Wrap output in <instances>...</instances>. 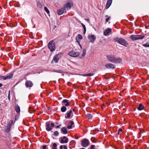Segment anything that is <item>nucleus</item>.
I'll return each instance as SVG.
<instances>
[{"mask_svg": "<svg viewBox=\"0 0 149 149\" xmlns=\"http://www.w3.org/2000/svg\"><path fill=\"white\" fill-rule=\"evenodd\" d=\"M113 40L116 42L125 47H127L128 43L123 39L121 38H114Z\"/></svg>", "mask_w": 149, "mask_h": 149, "instance_id": "nucleus-1", "label": "nucleus"}, {"mask_svg": "<svg viewBox=\"0 0 149 149\" xmlns=\"http://www.w3.org/2000/svg\"><path fill=\"white\" fill-rule=\"evenodd\" d=\"M47 45L49 49L51 52H53L55 50V45L53 40L49 41Z\"/></svg>", "mask_w": 149, "mask_h": 149, "instance_id": "nucleus-2", "label": "nucleus"}, {"mask_svg": "<svg viewBox=\"0 0 149 149\" xmlns=\"http://www.w3.org/2000/svg\"><path fill=\"white\" fill-rule=\"evenodd\" d=\"M89 140L86 139H83L81 141V145L83 147H86L89 145Z\"/></svg>", "mask_w": 149, "mask_h": 149, "instance_id": "nucleus-3", "label": "nucleus"}, {"mask_svg": "<svg viewBox=\"0 0 149 149\" xmlns=\"http://www.w3.org/2000/svg\"><path fill=\"white\" fill-rule=\"evenodd\" d=\"M145 36L142 35H132L130 38L133 40H135L138 39H142L144 38Z\"/></svg>", "mask_w": 149, "mask_h": 149, "instance_id": "nucleus-4", "label": "nucleus"}, {"mask_svg": "<svg viewBox=\"0 0 149 149\" xmlns=\"http://www.w3.org/2000/svg\"><path fill=\"white\" fill-rule=\"evenodd\" d=\"M67 3L65 4L63 6V8L65 10L66 9L68 10L69 8H70L73 6V3L72 1H67Z\"/></svg>", "mask_w": 149, "mask_h": 149, "instance_id": "nucleus-5", "label": "nucleus"}, {"mask_svg": "<svg viewBox=\"0 0 149 149\" xmlns=\"http://www.w3.org/2000/svg\"><path fill=\"white\" fill-rule=\"evenodd\" d=\"M13 76V73H10L9 74L7 75L6 76H4L0 75V79L2 80V79L5 80L7 79H10Z\"/></svg>", "mask_w": 149, "mask_h": 149, "instance_id": "nucleus-6", "label": "nucleus"}, {"mask_svg": "<svg viewBox=\"0 0 149 149\" xmlns=\"http://www.w3.org/2000/svg\"><path fill=\"white\" fill-rule=\"evenodd\" d=\"M62 53H60L58 54H57L55 55L54 56L53 60L56 63H57L58 62L59 59L61 57V56L62 55Z\"/></svg>", "mask_w": 149, "mask_h": 149, "instance_id": "nucleus-7", "label": "nucleus"}, {"mask_svg": "<svg viewBox=\"0 0 149 149\" xmlns=\"http://www.w3.org/2000/svg\"><path fill=\"white\" fill-rule=\"evenodd\" d=\"M68 54L71 56L76 57L80 55V54L78 52H75L71 51L68 53Z\"/></svg>", "mask_w": 149, "mask_h": 149, "instance_id": "nucleus-8", "label": "nucleus"}, {"mask_svg": "<svg viewBox=\"0 0 149 149\" xmlns=\"http://www.w3.org/2000/svg\"><path fill=\"white\" fill-rule=\"evenodd\" d=\"M107 60L110 62L113 63L115 56L112 54L107 55L106 56Z\"/></svg>", "mask_w": 149, "mask_h": 149, "instance_id": "nucleus-9", "label": "nucleus"}, {"mask_svg": "<svg viewBox=\"0 0 149 149\" xmlns=\"http://www.w3.org/2000/svg\"><path fill=\"white\" fill-rule=\"evenodd\" d=\"M88 38L90 41L91 42H94L96 38V37L95 35H89L88 36Z\"/></svg>", "mask_w": 149, "mask_h": 149, "instance_id": "nucleus-10", "label": "nucleus"}, {"mask_svg": "<svg viewBox=\"0 0 149 149\" xmlns=\"http://www.w3.org/2000/svg\"><path fill=\"white\" fill-rule=\"evenodd\" d=\"M105 67L108 69H114L115 68V65L111 63H107L105 65Z\"/></svg>", "mask_w": 149, "mask_h": 149, "instance_id": "nucleus-11", "label": "nucleus"}, {"mask_svg": "<svg viewBox=\"0 0 149 149\" xmlns=\"http://www.w3.org/2000/svg\"><path fill=\"white\" fill-rule=\"evenodd\" d=\"M68 139L65 136H63L61 138V143H66L68 141Z\"/></svg>", "mask_w": 149, "mask_h": 149, "instance_id": "nucleus-12", "label": "nucleus"}, {"mask_svg": "<svg viewBox=\"0 0 149 149\" xmlns=\"http://www.w3.org/2000/svg\"><path fill=\"white\" fill-rule=\"evenodd\" d=\"M114 60L113 63H120L122 61V59L120 58L116 57L115 56Z\"/></svg>", "mask_w": 149, "mask_h": 149, "instance_id": "nucleus-13", "label": "nucleus"}, {"mask_svg": "<svg viewBox=\"0 0 149 149\" xmlns=\"http://www.w3.org/2000/svg\"><path fill=\"white\" fill-rule=\"evenodd\" d=\"M33 85L32 82L31 81H26L25 82V85L27 87H31Z\"/></svg>", "mask_w": 149, "mask_h": 149, "instance_id": "nucleus-14", "label": "nucleus"}, {"mask_svg": "<svg viewBox=\"0 0 149 149\" xmlns=\"http://www.w3.org/2000/svg\"><path fill=\"white\" fill-rule=\"evenodd\" d=\"M66 12V10L63 7L61 9L57 10V14L58 15H61L64 12L65 13Z\"/></svg>", "mask_w": 149, "mask_h": 149, "instance_id": "nucleus-15", "label": "nucleus"}, {"mask_svg": "<svg viewBox=\"0 0 149 149\" xmlns=\"http://www.w3.org/2000/svg\"><path fill=\"white\" fill-rule=\"evenodd\" d=\"M63 105L65 107H67L70 105V102H68V100L66 99L64 100L62 102Z\"/></svg>", "mask_w": 149, "mask_h": 149, "instance_id": "nucleus-16", "label": "nucleus"}, {"mask_svg": "<svg viewBox=\"0 0 149 149\" xmlns=\"http://www.w3.org/2000/svg\"><path fill=\"white\" fill-rule=\"evenodd\" d=\"M72 113V111L70 110L69 112H67L65 115V117L66 118H69L70 117L71 114Z\"/></svg>", "mask_w": 149, "mask_h": 149, "instance_id": "nucleus-17", "label": "nucleus"}, {"mask_svg": "<svg viewBox=\"0 0 149 149\" xmlns=\"http://www.w3.org/2000/svg\"><path fill=\"white\" fill-rule=\"evenodd\" d=\"M112 0H107V2L105 8L106 9H108L111 6L112 2Z\"/></svg>", "mask_w": 149, "mask_h": 149, "instance_id": "nucleus-18", "label": "nucleus"}, {"mask_svg": "<svg viewBox=\"0 0 149 149\" xmlns=\"http://www.w3.org/2000/svg\"><path fill=\"white\" fill-rule=\"evenodd\" d=\"M83 37L80 34H78L76 38V39L77 42L79 43L80 40L82 39Z\"/></svg>", "mask_w": 149, "mask_h": 149, "instance_id": "nucleus-19", "label": "nucleus"}, {"mask_svg": "<svg viewBox=\"0 0 149 149\" xmlns=\"http://www.w3.org/2000/svg\"><path fill=\"white\" fill-rule=\"evenodd\" d=\"M46 130L48 131H51L52 128L50 127V125L49 123H46Z\"/></svg>", "mask_w": 149, "mask_h": 149, "instance_id": "nucleus-20", "label": "nucleus"}, {"mask_svg": "<svg viewBox=\"0 0 149 149\" xmlns=\"http://www.w3.org/2000/svg\"><path fill=\"white\" fill-rule=\"evenodd\" d=\"M144 108V106L141 103L139 104V106L137 107V109L141 111Z\"/></svg>", "mask_w": 149, "mask_h": 149, "instance_id": "nucleus-21", "label": "nucleus"}, {"mask_svg": "<svg viewBox=\"0 0 149 149\" xmlns=\"http://www.w3.org/2000/svg\"><path fill=\"white\" fill-rule=\"evenodd\" d=\"M74 124V123L72 121H70L68 123V125L67 126V128L68 129H71L72 128V126Z\"/></svg>", "mask_w": 149, "mask_h": 149, "instance_id": "nucleus-22", "label": "nucleus"}, {"mask_svg": "<svg viewBox=\"0 0 149 149\" xmlns=\"http://www.w3.org/2000/svg\"><path fill=\"white\" fill-rule=\"evenodd\" d=\"M111 29L110 28H108L107 30H106L104 32V35L107 36L111 31Z\"/></svg>", "mask_w": 149, "mask_h": 149, "instance_id": "nucleus-23", "label": "nucleus"}, {"mask_svg": "<svg viewBox=\"0 0 149 149\" xmlns=\"http://www.w3.org/2000/svg\"><path fill=\"white\" fill-rule=\"evenodd\" d=\"M61 131L64 134H66L68 133V131L65 127H63L61 128Z\"/></svg>", "mask_w": 149, "mask_h": 149, "instance_id": "nucleus-24", "label": "nucleus"}, {"mask_svg": "<svg viewBox=\"0 0 149 149\" xmlns=\"http://www.w3.org/2000/svg\"><path fill=\"white\" fill-rule=\"evenodd\" d=\"M15 109L17 113H19L20 111V108L19 106L17 105H15Z\"/></svg>", "mask_w": 149, "mask_h": 149, "instance_id": "nucleus-25", "label": "nucleus"}, {"mask_svg": "<svg viewBox=\"0 0 149 149\" xmlns=\"http://www.w3.org/2000/svg\"><path fill=\"white\" fill-rule=\"evenodd\" d=\"M10 128L11 126H10L7 125L5 129V132L7 133L9 132L10 130Z\"/></svg>", "mask_w": 149, "mask_h": 149, "instance_id": "nucleus-26", "label": "nucleus"}, {"mask_svg": "<svg viewBox=\"0 0 149 149\" xmlns=\"http://www.w3.org/2000/svg\"><path fill=\"white\" fill-rule=\"evenodd\" d=\"M66 108L65 106H63L61 108V110L62 112H65L66 110Z\"/></svg>", "mask_w": 149, "mask_h": 149, "instance_id": "nucleus-27", "label": "nucleus"}, {"mask_svg": "<svg viewBox=\"0 0 149 149\" xmlns=\"http://www.w3.org/2000/svg\"><path fill=\"white\" fill-rule=\"evenodd\" d=\"M87 117L88 119H91L92 118V115L89 113H88L87 114Z\"/></svg>", "mask_w": 149, "mask_h": 149, "instance_id": "nucleus-28", "label": "nucleus"}, {"mask_svg": "<svg viewBox=\"0 0 149 149\" xmlns=\"http://www.w3.org/2000/svg\"><path fill=\"white\" fill-rule=\"evenodd\" d=\"M57 145L56 143H54L52 147V149H57Z\"/></svg>", "mask_w": 149, "mask_h": 149, "instance_id": "nucleus-29", "label": "nucleus"}, {"mask_svg": "<svg viewBox=\"0 0 149 149\" xmlns=\"http://www.w3.org/2000/svg\"><path fill=\"white\" fill-rule=\"evenodd\" d=\"M33 111V108L32 107H29V111L30 113H32Z\"/></svg>", "mask_w": 149, "mask_h": 149, "instance_id": "nucleus-30", "label": "nucleus"}, {"mask_svg": "<svg viewBox=\"0 0 149 149\" xmlns=\"http://www.w3.org/2000/svg\"><path fill=\"white\" fill-rule=\"evenodd\" d=\"M143 45L146 47H149V43L148 42H146L145 44H143Z\"/></svg>", "mask_w": 149, "mask_h": 149, "instance_id": "nucleus-31", "label": "nucleus"}, {"mask_svg": "<svg viewBox=\"0 0 149 149\" xmlns=\"http://www.w3.org/2000/svg\"><path fill=\"white\" fill-rule=\"evenodd\" d=\"M44 9L47 13L49 14V11L46 7H44Z\"/></svg>", "mask_w": 149, "mask_h": 149, "instance_id": "nucleus-32", "label": "nucleus"}, {"mask_svg": "<svg viewBox=\"0 0 149 149\" xmlns=\"http://www.w3.org/2000/svg\"><path fill=\"white\" fill-rule=\"evenodd\" d=\"M122 131V130L121 129H120L118 131V134H120Z\"/></svg>", "mask_w": 149, "mask_h": 149, "instance_id": "nucleus-33", "label": "nucleus"}, {"mask_svg": "<svg viewBox=\"0 0 149 149\" xmlns=\"http://www.w3.org/2000/svg\"><path fill=\"white\" fill-rule=\"evenodd\" d=\"M54 135L56 136H57L59 134V133L57 131H55L54 132Z\"/></svg>", "mask_w": 149, "mask_h": 149, "instance_id": "nucleus-34", "label": "nucleus"}, {"mask_svg": "<svg viewBox=\"0 0 149 149\" xmlns=\"http://www.w3.org/2000/svg\"><path fill=\"white\" fill-rule=\"evenodd\" d=\"M54 71L55 72L60 73H62V70H54Z\"/></svg>", "mask_w": 149, "mask_h": 149, "instance_id": "nucleus-35", "label": "nucleus"}, {"mask_svg": "<svg viewBox=\"0 0 149 149\" xmlns=\"http://www.w3.org/2000/svg\"><path fill=\"white\" fill-rule=\"evenodd\" d=\"M13 123V120H11L10 121L9 123L7 125H10V126Z\"/></svg>", "mask_w": 149, "mask_h": 149, "instance_id": "nucleus-36", "label": "nucleus"}, {"mask_svg": "<svg viewBox=\"0 0 149 149\" xmlns=\"http://www.w3.org/2000/svg\"><path fill=\"white\" fill-rule=\"evenodd\" d=\"M86 54V50H84L83 51V54H82V56H85Z\"/></svg>", "mask_w": 149, "mask_h": 149, "instance_id": "nucleus-37", "label": "nucleus"}, {"mask_svg": "<svg viewBox=\"0 0 149 149\" xmlns=\"http://www.w3.org/2000/svg\"><path fill=\"white\" fill-rule=\"evenodd\" d=\"M94 74V73H90L88 74V76H92Z\"/></svg>", "mask_w": 149, "mask_h": 149, "instance_id": "nucleus-38", "label": "nucleus"}, {"mask_svg": "<svg viewBox=\"0 0 149 149\" xmlns=\"http://www.w3.org/2000/svg\"><path fill=\"white\" fill-rule=\"evenodd\" d=\"M95 147V146L93 145H92L90 147V149H95L94 148Z\"/></svg>", "mask_w": 149, "mask_h": 149, "instance_id": "nucleus-39", "label": "nucleus"}, {"mask_svg": "<svg viewBox=\"0 0 149 149\" xmlns=\"http://www.w3.org/2000/svg\"><path fill=\"white\" fill-rule=\"evenodd\" d=\"M83 29H84V32H83L84 34H85L86 32V26L85 27H84L83 28Z\"/></svg>", "mask_w": 149, "mask_h": 149, "instance_id": "nucleus-40", "label": "nucleus"}, {"mask_svg": "<svg viewBox=\"0 0 149 149\" xmlns=\"http://www.w3.org/2000/svg\"><path fill=\"white\" fill-rule=\"evenodd\" d=\"M61 124H60L59 125H57V126H55V127L56 128H59L60 127H61Z\"/></svg>", "mask_w": 149, "mask_h": 149, "instance_id": "nucleus-41", "label": "nucleus"}, {"mask_svg": "<svg viewBox=\"0 0 149 149\" xmlns=\"http://www.w3.org/2000/svg\"><path fill=\"white\" fill-rule=\"evenodd\" d=\"M41 149H47L46 146V145L43 146Z\"/></svg>", "mask_w": 149, "mask_h": 149, "instance_id": "nucleus-42", "label": "nucleus"}, {"mask_svg": "<svg viewBox=\"0 0 149 149\" xmlns=\"http://www.w3.org/2000/svg\"><path fill=\"white\" fill-rule=\"evenodd\" d=\"M110 17H108V18H107L106 20V22H107L109 21V19H110Z\"/></svg>", "mask_w": 149, "mask_h": 149, "instance_id": "nucleus-43", "label": "nucleus"}, {"mask_svg": "<svg viewBox=\"0 0 149 149\" xmlns=\"http://www.w3.org/2000/svg\"><path fill=\"white\" fill-rule=\"evenodd\" d=\"M54 124L53 123H51V127H53L54 126Z\"/></svg>", "mask_w": 149, "mask_h": 149, "instance_id": "nucleus-44", "label": "nucleus"}, {"mask_svg": "<svg viewBox=\"0 0 149 149\" xmlns=\"http://www.w3.org/2000/svg\"><path fill=\"white\" fill-rule=\"evenodd\" d=\"M82 75L84 77H87L88 76V74H83Z\"/></svg>", "mask_w": 149, "mask_h": 149, "instance_id": "nucleus-45", "label": "nucleus"}, {"mask_svg": "<svg viewBox=\"0 0 149 149\" xmlns=\"http://www.w3.org/2000/svg\"><path fill=\"white\" fill-rule=\"evenodd\" d=\"M8 98L9 100L10 99V91H9V95L8 96Z\"/></svg>", "mask_w": 149, "mask_h": 149, "instance_id": "nucleus-46", "label": "nucleus"}, {"mask_svg": "<svg viewBox=\"0 0 149 149\" xmlns=\"http://www.w3.org/2000/svg\"><path fill=\"white\" fill-rule=\"evenodd\" d=\"M74 141H72L70 142V143L71 144H74Z\"/></svg>", "mask_w": 149, "mask_h": 149, "instance_id": "nucleus-47", "label": "nucleus"}, {"mask_svg": "<svg viewBox=\"0 0 149 149\" xmlns=\"http://www.w3.org/2000/svg\"><path fill=\"white\" fill-rule=\"evenodd\" d=\"M63 148L64 149H67V147L65 145L64 146Z\"/></svg>", "mask_w": 149, "mask_h": 149, "instance_id": "nucleus-48", "label": "nucleus"}, {"mask_svg": "<svg viewBox=\"0 0 149 149\" xmlns=\"http://www.w3.org/2000/svg\"><path fill=\"white\" fill-rule=\"evenodd\" d=\"M63 148V145H61L60 146V149H62Z\"/></svg>", "mask_w": 149, "mask_h": 149, "instance_id": "nucleus-49", "label": "nucleus"}, {"mask_svg": "<svg viewBox=\"0 0 149 149\" xmlns=\"http://www.w3.org/2000/svg\"><path fill=\"white\" fill-rule=\"evenodd\" d=\"M81 24L82 27H83V28H84L85 27V25L84 24H83V23H81Z\"/></svg>", "mask_w": 149, "mask_h": 149, "instance_id": "nucleus-50", "label": "nucleus"}, {"mask_svg": "<svg viewBox=\"0 0 149 149\" xmlns=\"http://www.w3.org/2000/svg\"><path fill=\"white\" fill-rule=\"evenodd\" d=\"M85 20H86V21H87L88 22H89V19H85Z\"/></svg>", "mask_w": 149, "mask_h": 149, "instance_id": "nucleus-51", "label": "nucleus"}, {"mask_svg": "<svg viewBox=\"0 0 149 149\" xmlns=\"http://www.w3.org/2000/svg\"><path fill=\"white\" fill-rule=\"evenodd\" d=\"M2 86V84L0 83V87Z\"/></svg>", "mask_w": 149, "mask_h": 149, "instance_id": "nucleus-52", "label": "nucleus"}, {"mask_svg": "<svg viewBox=\"0 0 149 149\" xmlns=\"http://www.w3.org/2000/svg\"><path fill=\"white\" fill-rule=\"evenodd\" d=\"M72 110H73V111H75V109H73Z\"/></svg>", "mask_w": 149, "mask_h": 149, "instance_id": "nucleus-53", "label": "nucleus"}, {"mask_svg": "<svg viewBox=\"0 0 149 149\" xmlns=\"http://www.w3.org/2000/svg\"><path fill=\"white\" fill-rule=\"evenodd\" d=\"M55 124H56V125H57V124H58V122H56L55 123Z\"/></svg>", "mask_w": 149, "mask_h": 149, "instance_id": "nucleus-54", "label": "nucleus"}, {"mask_svg": "<svg viewBox=\"0 0 149 149\" xmlns=\"http://www.w3.org/2000/svg\"><path fill=\"white\" fill-rule=\"evenodd\" d=\"M39 4H40V3H37V5L38 6H39Z\"/></svg>", "mask_w": 149, "mask_h": 149, "instance_id": "nucleus-55", "label": "nucleus"}, {"mask_svg": "<svg viewBox=\"0 0 149 149\" xmlns=\"http://www.w3.org/2000/svg\"><path fill=\"white\" fill-rule=\"evenodd\" d=\"M56 27V26H55L54 29H55Z\"/></svg>", "mask_w": 149, "mask_h": 149, "instance_id": "nucleus-56", "label": "nucleus"}, {"mask_svg": "<svg viewBox=\"0 0 149 149\" xmlns=\"http://www.w3.org/2000/svg\"><path fill=\"white\" fill-rule=\"evenodd\" d=\"M91 140L93 142H94V141L92 140V138L91 139Z\"/></svg>", "mask_w": 149, "mask_h": 149, "instance_id": "nucleus-57", "label": "nucleus"}, {"mask_svg": "<svg viewBox=\"0 0 149 149\" xmlns=\"http://www.w3.org/2000/svg\"><path fill=\"white\" fill-rule=\"evenodd\" d=\"M145 27H146V29H147V27H146V26H145Z\"/></svg>", "mask_w": 149, "mask_h": 149, "instance_id": "nucleus-58", "label": "nucleus"}, {"mask_svg": "<svg viewBox=\"0 0 149 149\" xmlns=\"http://www.w3.org/2000/svg\"><path fill=\"white\" fill-rule=\"evenodd\" d=\"M105 16H106V17H107V16H107V15H106Z\"/></svg>", "mask_w": 149, "mask_h": 149, "instance_id": "nucleus-59", "label": "nucleus"}, {"mask_svg": "<svg viewBox=\"0 0 149 149\" xmlns=\"http://www.w3.org/2000/svg\"><path fill=\"white\" fill-rule=\"evenodd\" d=\"M80 46L81 47V45H80Z\"/></svg>", "mask_w": 149, "mask_h": 149, "instance_id": "nucleus-60", "label": "nucleus"}, {"mask_svg": "<svg viewBox=\"0 0 149 149\" xmlns=\"http://www.w3.org/2000/svg\"><path fill=\"white\" fill-rule=\"evenodd\" d=\"M77 139H78V138H77Z\"/></svg>", "mask_w": 149, "mask_h": 149, "instance_id": "nucleus-61", "label": "nucleus"}, {"mask_svg": "<svg viewBox=\"0 0 149 149\" xmlns=\"http://www.w3.org/2000/svg\"><path fill=\"white\" fill-rule=\"evenodd\" d=\"M1 105V104H0V106Z\"/></svg>", "mask_w": 149, "mask_h": 149, "instance_id": "nucleus-62", "label": "nucleus"}]
</instances>
